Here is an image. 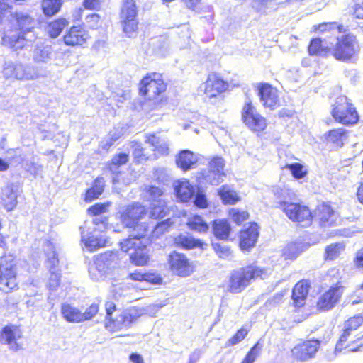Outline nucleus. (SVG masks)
I'll return each instance as SVG.
<instances>
[{
    "label": "nucleus",
    "mask_w": 363,
    "mask_h": 363,
    "mask_svg": "<svg viewBox=\"0 0 363 363\" xmlns=\"http://www.w3.org/2000/svg\"><path fill=\"white\" fill-rule=\"evenodd\" d=\"M331 113L336 121L344 125H352L359 120L355 107L345 96L337 98Z\"/></svg>",
    "instance_id": "obj_6"
},
{
    "label": "nucleus",
    "mask_w": 363,
    "mask_h": 363,
    "mask_svg": "<svg viewBox=\"0 0 363 363\" xmlns=\"http://www.w3.org/2000/svg\"><path fill=\"white\" fill-rule=\"evenodd\" d=\"M131 279L135 281H145L151 283H157L160 279L152 274H142L139 272H135L130 274Z\"/></svg>",
    "instance_id": "obj_56"
},
{
    "label": "nucleus",
    "mask_w": 363,
    "mask_h": 363,
    "mask_svg": "<svg viewBox=\"0 0 363 363\" xmlns=\"http://www.w3.org/2000/svg\"><path fill=\"white\" fill-rule=\"evenodd\" d=\"M152 52L157 57H163L167 52V44L162 38L155 40L152 43Z\"/></svg>",
    "instance_id": "obj_52"
},
{
    "label": "nucleus",
    "mask_w": 363,
    "mask_h": 363,
    "mask_svg": "<svg viewBox=\"0 0 363 363\" xmlns=\"http://www.w3.org/2000/svg\"><path fill=\"white\" fill-rule=\"evenodd\" d=\"M166 84L158 73H152L144 77L140 83V93L148 99H155L157 96L164 92Z\"/></svg>",
    "instance_id": "obj_12"
},
{
    "label": "nucleus",
    "mask_w": 363,
    "mask_h": 363,
    "mask_svg": "<svg viewBox=\"0 0 363 363\" xmlns=\"http://www.w3.org/2000/svg\"><path fill=\"white\" fill-rule=\"evenodd\" d=\"M172 223L170 222L169 219H167L166 220H164L162 222H160L157 223L156 225H147L148 228V231L150 230H152V233L154 235L159 236L160 235L164 233L168 228L171 225Z\"/></svg>",
    "instance_id": "obj_54"
},
{
    "label": "nucleus",
    "mask_w": 363,
    "mask_h": 363,
    "mask_svg": "<svg viewBox=\"0 0 363 363\" xmlns=\"http://www.w3.org/2000/svg\"><path fill=\"white\" fill-rule=\"evenodd\" d=\"M118 260L117 254L113 252L96 255L89 269V276L95 281L104 279L117 267Z\"/></svg>",
    "instance_id": "obj_5"
},
{
    "label": "nucleus",
    "mask_w": 363,
    "mask_h": 363,
    "mask_svg": "<svg viewBox=\"0 0 363 363\" xmlns=\"http://www.w3.org/2000/svg\"><path fill=\"white\" fill-rule=\"evenodd\" d=\"M177 198L182 202L189 201L194 195V186L186 179L178 180L174 183Z\"/></svg>",
    "instance_id": "obj_27"
},
{
    "label": "nucleus",
    "mask_w": 363,
    "mask_h": 363,
    "mask_svg": "<svg viewBox=\"0 0 363 363\" xmlns=\"http://www.w3.org/2000/svg\"><path fill=\"white\" fill-rule=\"evenodd\" d=\"M228 84L219 75L212 73L201 86L200 89L211 103L221 97V94L227 90Z\"/></svg>",
    "instance_id": "obj_11"
},
{
    "label": "nucleus",
    "mask_w": 363,
    "mask_h": 363,
    "mask_svg": "<svg viewBox=\"0 0 363 363\" xmlns=\"http://www.w3.org/2000/svg\"><path fill=\"white\" fill-rule=\"evenodd\" d=\"M351 12L359 19H363V0H355Z\"/></svg>",
    "instance_id": "obj_63"
},
{
    "label": "nucleus",
    "mask_w": 363,
    "mask_h": 363,
    "mask_svg": "<svg viewBox=\"0 0 363 363\" xmlns=\"http://www.w3.org/2000/svg\"><path fill=\"white\" fill-rule=\"evenodd\" d=\"M61 0H43L41 6L43 13L48 16L56 14L62 6Z\"/></svg>",
    "instance_id": "obj_43"
},
{
    "label": "nucleus",
    "mask_w": 363,
    "mask_h": 363,
    "mask_svg": "<svg viewBox=\"0 0 363 363\" xmlns=\"http://www.w3.org/2000/svg\"><path fill=\"white\" fill-rule=\"evenodd\" d=\"M259 235L258 225L250 223L240 232V246L242 250H247L255 246Z\"/></svg>",
    "instance_id": "obj_25"
},
{
    "label": "nucleus",
    "mask_w": 363,
    "mask_h": 363,
    "mask_svg": "<svg viewBox=\"0 0 363 363\" xmlns=\"http://www.w3.org/2000/svg\"><path fill=\"white\" fill-rule=\"evenodd\" d=\"M229 216L231 218V219L237 224L242 223L243 221L246 220L249 217V214L246 211L240 210L235 208L230 209Z\"/></svg>",
    "instance_id": "obj_53"
},
{
    "label": "nucleus",
    "mask_w": 363,
    "mask_h": 363,
    "mask_svg": "<svg viewBox=\"0 0 363 363\" xmlns=\"http://www.w3.org/2000/svg\"><path fill=\"white\" fill-rule=\"evenodd\" d=\"M3 74L7 79L13 78L19 80H32L38 77V74L33 68L11 61L5 62Z\"/></svg>",
    "instance_id": "obj_13"
},
{
    "label": "nucleus",
    "mask_w": 363,
    "mask_h": 363,
    "mask_svg": "<svg viewBox=\"0 0 363 363\" xmlns=\"http://www.w3.org/2000/svg\"><path fill=\"white\" fill-rule=\"evenodd\" d=\"M213 249L215 250L216 254L221 258H228L230 255V249L225 246L222 245L219 243H213Z\"/></svg>",
    "instance_id": "obj_60"
},
{
    "label": "nucleus",
    "mask_w": 363,
    "mask_h": 363,
    "mask_svg": "<svg viewBox=\"0 0 363 363\" xmlns=\"http://www.w3.org/2000/svg\"><path fill=\"white\" fill-rule=\"evenodd\" d=\"M121 222L128 228L136 232L135 236H145L148 233V226L140 222L146 215L145 207L138 203H134L121 208L118 212Z\"/></svg>",
    "instance_id": "obj_3"
},
{
    "label": "nucleus",
    "mask_w": 363,
    "mask_h": 363,
    "mask_svg": "<svg viewBox=\"0 0 363 363\" xmlns=\"http://www.w3.org/2000/svg\"><path fill=\"white\" fill-rule=\"evenodd\" d=\"M225 162L221 157H215L209 163V171L205 177L206 180L212 185H218L223 182Z\"/></svg>",
    "instance_id": "obj_22"
},
{
    "label": "nucleus",
    "mask_w": 363,
    "mask_h": 363,
    "mask_svg": "<svg viewBox=\"0 0 363 363\" xmlns=\"http://www.w3.org/2000/svg\"><path fill=\"white\" fill-rule=\"evenodd\" d=\"M261 102L263 106L270 109H275L280 105V99L277 89L272 86L264 84H262L259 89Z\"/></svg>",
    "instance_id": "obj_21"
},
{
    "label": "nucleus",
    "mask_w": 363,
    "mask_h": 363,
    "mask_svg": "<svg viewBox=\"0 0 363 363\" xmlns=\"http://www.w3.org/2000/svg\"><path fill=\"white\" fill-rule=\"evenodd\" d=\"M143 314V311L138 308H130L122 312L123 317V323L128 328L133 323Z\"/></svg>",
    "instance_id": "obj_42"
},
{
    "label": "nucleus",
    "mask_w": 363,
    "mask_h": 363,
    "mask_svg": "<svg viewBox=\"0 0 363 363\" xmlns=\"http://www.w3.org/2000/svg\"><path fill=\"white\" fill-rule=\"evenodd\" d=\"M187 225L191 230L199 233H207L209 229L208 224L199 216L189 217Z\"/></svg>",
    "instance_id": "obj_41"
},
{
    "label": "nucleus",
    "mask_w": 363,
    "mask_h": 363,
    "mask_svg": "<svg viewBox=\"0 0 363 363\" xmlns=\"http://www.w3.org/2000/svg\"><path fill=\"white\" fill-rule=\"evenodd\" d=\"M62 317L69 323L82 322V311L70 304L63 303L61 306Z\"/></svg>",
    "instance_id": "obj_35"
},
{
    "label": "nucleus",
    "mask_w": 363,
    "mask_h": 363,
    "mask_svg": "<svg viewBox=\"0 0 363 363\" xmlns=\"http://www.w3.org/2000/svg\"><path fill=\"white\" fill-rule=\"evenodd\" d=\"M99 311V305L96 303L91 304L84 312H82V322L91 320L94 317Z\"/></svg>",
    "instance_id": "obj_58"
},
{
    "label": "nucleus",
    "mask_w": 363,
    "mask_h": 363,
    "mask_svg": "<svg viewBox=\"0 0 363 363\" xmlns=\"http://www.w3.org/2000/svg\"><path fill=\"white\" fill-rule=\"evenodd\" d=\"M49 250L46 252L48 257L47 265L50 272V277L48 281V286L51 290H55L59 285L60 274L58 272V259L56 253L53 250V246L50 242L47 243Z\"/></svg>",
    "instance_id": "obj_20"
},
{
    "label": "nucleus",
    "mask_w": 363,
    "mask_h": 363,
    "mask_svg": "<svg viewBox=\"0 0 363 363\" xmlns=\"http://www.w3.org/2000/svg\"><path fill=\"white\" fill-rule=\"evenodd\" d=\"M63 38L65 43L67 45L82 46L89 38V35L83 28L72 26L66 32Z\"/></svg>",
    "instance_id": "obj_23"
},
{
    "label": "nucleus",
    "mask_w": 363,
    "mask_h": 363,
    "mask_svg": "<svg viewBox=\"0 0 363 363\" xmlns=\"http://www.w3.org/2000/svg\"><path fill=\"white\" fill-rule=\"evenodd\" d=\"M274 194L277 199L279 200L277 203L279 204L278 207L279 208L280 203L281 201H286L287 202H289V201L295 196L294 192L286 187H275L274 189Z\"/></svg>",
    "instance_id": "obj_47"
},
{
    "label": "nucleus",
    "mask_w": 363,
    "mask_h": 363,
    "mask_svg": "<svg viewBox=\"0 0 363 363\" xmlns=\"http://www.w3.org/2000/svg\"><path fill=\"white\" fill-rule=\"evenodd\" d=\"M314 218L317 219L320 225L323 227L331 226L337 220V215L330 206L323 203L319 205L314 213Z\"/></svg>",
    "instance_id": "obj_24"
},
{
    "label": "nucleus",
    "mask_w": 363,
    "mask_h": 363,
    "mask_svg": "<svg viewBox=\"0 0 363 363\" xmlns=\"http://www.w3.org/2000/svg\"><path fill=\"white\" fill-rule=\"evenodd\" d=\"M167 212V208L164 201L159 200L157 203H152L150 218L153 219L162 218L164 217Z\"/></svg>",
    "instance_id": "obj_44"
},
{
    "label": "nucleus",
    "mask_w": 363,
    "mask_h": 363,
    "mask_svg": "<svg viewBox=\"0 0 363 363\" xmlns=\"http://www.w3.org/2000/svg\"><path fill=\"white\" fill-rule=\"evenodd\" d=\"M343 289L344 287L340 283L332 286L319 298L317 303L318 308L323 311L333 308L340 300L343 293Z\"/></svg>",
    "instance_id": "obj_17"
},
{
    "label": "nucleus",
    "mask_w": 363,
    "mask_h": 363,
    "mask_svg": "<svg viewBox=\"0 0 363 363\" xmlns=\"http://www.w3.org/2000/svg\"><path fill=\"white\" fill-rule=\"evenodd\" d=\"M109 206L110 203L108 202L106 203H96L88 208V213L90 215L96 216L106 212Z\"/></svg>",
    "instance_id": "obj_59"
},
{
    "label": "nucleus",
    "mask_w": 363,
    "mask_h": 363,
    "mask_svg": "<svg viewBox=\"0 0 363 363\" xmlns=\"http://www.w3.org/2000/svg\"><path fill=\"white\" fill-rule=\"evenodd\" d=\"M69 24V21L65 18H59L49 23L45 30L51 38H57L62 30Z\"/></svg>",
    "instance_id": "obj_38"
},
{
    "label": "nucleus",
    "mask_w": 363,
    "mask_h": 363,
    "mask_svg": "<svg viewBox=\"0 0 363 363\" xmlns=\"http://www.w3.org/2000/svg\"><path fill=\"white\" fill-rule=\"evenodd\" d=\"M148 193L153 203H157V201L161 200L160 197L162 195L163 191L158 187L150 186L148 189Z\"/></svg>",
    "instance_id": "obj_64"
},
{
    "label": "nucleus",
    "mask_w": 363,
    "mask_h": 363,
    "mask_svg": "<svg viewBox=\"0 0 363 363\" xmlns=\"http://www.w3.org/2000/svg\"><path fill=\"white\" fill-rule=\"evenodd\" d=\"M285 168L290 170L293 177L296 179H301L307 174V169L300 163L286 164Z\"/></svg>",
    "instance_id": "obj_49"
},
{
    "label": "nucleus",
    "mask_w": 363,
    "mask_h": 363,
    "mask_svg": "<svg viewBox=\"0 0 363 363\" xmlns=\"http://www.w3.org/2000/svg\"><path fill=\"white\" fill-rule=\"evenodd\" d=\"M169 262L172 270L180 277H187L194 272V267L186 257L176 252L169 255Z\"/></svg>",
    "instance_id": "obj_18"
},
{
    "label": "nucleus",
    "mask_w": 363,
    "mask_h": 363,
    "mask_svg": "<svg viewBox=\"0 0 363 363\" xmlns=\"http://www.w3.org/2000/svg\"><path fill=\"white\" fill-rule=\"evenodd\" d=\"M86 24L89 28H97L100 26V16L96 13L88 15L86 18Z\"/></svg>",
    "instance_id": "obj_61"
},
{
    "label": "nucleus",
    "mask_w": 363,
    "mask_h": 363,
    "mask_svg": "<svg viewBox=\"0 0 363 363\" xmlns=\"http://www.w3.org/2000/svg\"><path fill=\"white\" fill-rule=\"evenodd\" d=\"M276 0H252L251 7L257 13L266 15L267 9Z\"/></svg>",
    "instance_id": "obj_48"
},
{
    "label": "nucleus",
    "mask_w": 363,
    "mask_h": 363,
    "mask_svg": "<svg viewBox=\"0 0 363 363\" xmlns=\"http://www.w3.org/2000/svg\"><path fill=\"white\" fill-rule=\"evenodd\" d=\"M218 195L225 204L233 205L241 199L238 194L228 186H223L218 191Z\"/></svg>",
    "instance_id": "obj_37"
},
{
    "label": "nucleus",
    "mask_w": 363,
    "mask_h": 363,
    "mask_svg": "<svg viewBox=\"0 0 363 363\" xmlns=\"http://www.w3.org/2000/svg\"><path fill=\"white\" fill-rule=\"evenodd\" d=\"M247 333L248 330L245 328H242L241 329L238 330V332L233 337L228 340V345H235L236 344L241 342L246 337Z\"/></svg>",
    "instance_id": "obj_57"
},
{
    "label": "nucleus",
    "mask_w": 363,
    "mask_h": 363,
    "mask_svg": "<svg viewBox=\"0 0 363 363\" xmlns=\"http://www.w3.org/2000/svg\"><path fill=\"white\" fill-rule=\"evenodd\" d=\"M308 289L309 283L307 280L300 281L295 285L292 291V299L295 306L301 307L304 305Z\"/></svg>",
    "instance_id": "obj_28"
},
{
    "label": "nucleus",
    "mask_w": 363,
    "mask_h": 363,
    "mask_svg": "<svg viewBox=\"0 0 363 363\" xmlns=\"http://www.w3.org/2000/svg\"><path fill=\"white\" fill-rule=\"evenodd\" d=\"M280 208L290 220L298 222L302 226H308L311 223L313 216L308 208L305 206L281 201Z\"/></svg>",
    "instance_id": "obj_9"
},
{
    "label": "nucleus",
    "mask_w": 363,
    "mask_h": 363,
    "mask_svg": "<svg viewBox=\"0 0 363 363\" xmlns=\"http://www.w3.org/2000/svg\"><path fill=\"white\" fill-rule=\"evenodd\" d=\"M303 250L301 245L298 242H291L289 244L284 250V255L286 258L294 259Z\"/></svg>",
    "instance_id": "obj_51"
},
{
    "label": "nucleus",
    "mask_w": 363,
    "mask_h": 363,
    "mask_svg": "<svg viewBox=\"0 0 363 363\" xmlns=\"http://www.w3.org/2000/svg\"><path fill=\"white\" fill-rule=\"evenodd\" d=\"M330 50V45L328 44L327 40H322L319 38L312 40L308 47V52L311 55H319L320 56L328 55Z\"/></svg>",
    "instance_id": "obj_33"
},
{
    "label": "nucleus",
    "mask_w": 363,
    "mask_h": 363,
    "mask_svg": "<svg viewBox=\"0 0 363 363\" xmlns=\"http://www.w3.org/2000/svg\"><path fill=\"white\" fill-rule=\"evenodd\" d=\"M330 52L336 60L347 61L358 51L356 38L352 34L337 37L335 44L330 43Z\"/></svg>",
    "instance_id": "obj_7"
},
{
    "label": "nucleus",
    "mask_w": 363,
    "mask_h": 363,
    "mask_svg": "<svg viewBox=\"0 0 363 363\" xmlns=\"http://www.w3.org/2000/svg\"><path fill=\"white\" fill-rule=\"evenodd\" d=\"M269 274L267 269L256 265H248L233 270L226 284V289L232 294H239L257 278L265 279Z\"/></svg>",
    "instance_id": "obj_2"
},
{
    "label": "nucleus",
    "mask_w": 363,
    "mask_h": 363,
    "mask_svg": "<svg viewBox=\"0 0 363 363\" xmlns=\"http://www.w3.org/2000/svg\"><path fill=\"white\" fill-rule=\"evenodd\" d=\"M130 259L131 262L136 266L147 264L150 260V255L145 245L142 243L133 252H130Z\"/></svg>",
    "instance_id": "obj_32"
},
{
    "label": "nucleus",
    "mask_w": 363,
    "mask_h": 363,
    "mask_svg": "<svg viewBox=\"0 0 363 363\" xmlns=\"http://www.w3.org/2000/svg\"><path fill=\"white\" fill-rule=\"evenodd\" d=\"M136 232L133 230L130 237L120 242L121 250L129 252L131 250H135L138 245L143 243L141 238L144 236H135Z\"/></svg>",
    "instance_id": "obj_40"
},
{
    "label": "nucleus",
    "mask_w": 363,
    "mask_h": 363,
    "mask_svg": "<svg viewBox=\"0 0 363 363\" xmlns=\"http://www.w3.org/2000/svg\"><path fill=\"white\" fill-rule=\"evenodd\" d=\"M320 342L317 340H308L298 342L291 349L292 357L301 362H306L313 359L320 347Z\"/></svg>",
    "instance_id": "obj_14"
},
{
    "label": "nucleus",
    "mask_w": 363,
    "mask_h": 363,
    "mask_svg": "<svg viewBox=\"0 0 363 363\" xmlns=\"http://www.w3.org/2000/svg\"><path fill=\"white\" fill-rule=\"evenodd\" d=\"M363 324V316L358 315L349 318L344 323L342 333L339 339V345L337 350L345 342L347 344L352 345L354 347H359V351L363 350V337L354 339V333L359 326Z\"/></svg>",
    "instance_id": "obj_10"
},
{
    "label": "nucleus",
    "mask_w": 363,
    "mask_h": 363,
    "mask_svg": "<svg viewBox=\"0 0 363 363\" xmlns=\"http://www.w3.org/2000/svg\"><path fill=\"white\" fill-rule=\"evenodd\" d=\"M138 9L135 0H123L121 9V23L123 32L132 37L137 32L138 21Z\"/></svg>",
    "instance_id": "obj_8"
},
{
    "label": "nucleus",
    "mask_w": 363,
    "mask_h": 363,
    "mask_svg": "<svg viewBox=\"0 0 363 363\" xmlns=\"http://www.w3.org/2000/svg\"><path fill=\"white\" fill-rule=\"evenodd\" d=\"M52 48L50 45L37 46L33 51V60L36 62H47L51 59Z\"/></svg>",
    "instance_id": "obj_39"
},
{
    "label": "nucleus",
    "mask_w": 363,
    "mask_h": 363,
    "mask_svg": "<svg viewBox=\"0 0 363 363\" xmlns=\"http://www.w3.org/2000/svg\"><path fill=\"white\" fill-rule=\"evenodd\" d=\"M242 118L243 122L255 131L263 130L267 126L265 118L257 113L250 101H247L243 106Z\"/></svg>",
    "instance_id": "obj_16"
},
{
    "label": "nucleus",
    "mask_w": 363,
    "mask_h": 363,
    "mask_svg": "<svg viewBox=\"0 0 363 363\" xmlns=\"http://www.w3.org/2000/svg\"><path fill=\"white\" fill-rule=\"evenodd\" d=\"M174 243L184 249H193L199 247L201 249H205L206 244L203 242L199 239L194 238L189 234H180L174 238Z\"/></svg>",
    "instance_id": "obj_29"
},
{
    "label": "nucleus",
    "mask_w": 363,
    "mask_h": 363,
    "mask_svg": "<svg viewBox=\"0 0 363 363\" xmlns=\"http://www.w3.org/2000/svg\"><path fill=\"white\" fill-rule=\"evenodd\" d=\"M12 256L2 257L0 262V284L9 289L17 286L16 272Z\"/></svg>",
    "instance_id": "obj_15"
},
{
    "label": "nucleus",
    "mask_w": 363,
    "mask_h": 363,
    "mask_svg": "<svg viewBox=\"0 0 363 363\" xmlns=\"http://www.w3.org/2000/svg\"><path fill=\"white\" fill-rule=\"evenodd\" d=\"M1 199L8 211H11L15 208L17 204V194L13 185H7L2 189Z\"/></svg>",
    "instance_id": "obj_34"
},
{
    "label": "nucleus",
    "mask_w": 363,
    "mask_h": 363,
    "mask_svg": "<svg viewBox=\"0 0 363 363\" xmlns=\"http://www.w3.org/2000/svg\"><path fill=\"white\" fill-rule=\"evenodd\" d=\"M198 158L192 152L185 150L179 152L176 158V163L184 171L190 169L196 164Z\"/></svg>",
    "instance_id": "obj_31"
},
{
    "label": "nucleus",
    "mask_w": 363,
    "mask_h": 363,
    "mask_svg": "<svg viewBox=\"0 0 363 363\" xmlns=\"http://www.w3.org/2000/svg\"><path fill=\"white\" fill-rule=\"evenodd\" d=\"M131 148L133 150V154L135 158L139 160H147L148 157L143 154V148L141 146V144L137 142H133L131 145Z\"/></svg>",
    "instance_id": "obj_62"
},
{
    "label": "nucleus",
    "mask_w": 363,
    "mask_h": 363,
    "mask_svg": "<svg viewBox=\"0 0 363 363\" xmlns=\"http://www.w3.org/2000/svg\"><path fill=\"white\" fill-rule=\"evenodd\" d=\"M345 250L342 242L333 243L326 247L325 250V259L333 260L337 258Z\"/></svg>",
    "instance_id": "obj_46"
},
{
    "label": "nucleus",
    "mask_w": 363,
    "mask_h": 363,
    "mask_svg": "<svg viewBox=\"0 0 363 363\" xmlns=\"http://www.w3.org/2000/svg\"><path fill=\"white\" fill-rule=\"evenodd\" d=\"M92 225L93 226H89L85 223L80 228L82 243L90 252L105 247L109 243V240L101 232V228H105L104 221L96 218L93 220Z\"/></svg>",
    "instance_id": "obj_4"
},
{
    "label": "nucleus",
    "mask_w": 363,
    "mask_h": 363,
    "mask_svg": "<svg viewBox=\"0 0 363 363\" xmlns=\"http://www.w3.org/2000/svg\"><path fill=\"white\" fill-rule=\"evenodd\" d=\"M338 345H339V341L336 344V346H335L334 350H330L326 351V352L325 354V359H327L328 361H330V362L334 360L336 358L337 354L340 353L341 351L342 350V349H348V350L350 352L359 351V347H354L352 345L347 344L345 342H342V344L339 347V350H337Z\"/></svg>",
    "instance_id": "obj_45"
},
{
    "label": "nucleus",
    "mask_w": 363,
    "mask_h": 363,
    "mask_svg": "<svg viewBox=\"0 0 363 363\" xmlns=\"http://www.w3.org/2000/svg\"><path fill=\"white\" fill-rule=\"evenodd\" d=\"M2 19L6 18L12 27L15 28V30H7L2 40L4 43L9 44L10 46L16 50L20 49L26 46V40L25 34L26 31H30L33 28V20L27 14L23 13H8L6 16L1 13ZM1 23H6V21H1Z\"/></svg>",
    "instance_id": "obj_1"
},
{
    "label": "nucleus",
    "mask_w": 363,
    "mask_h": 363,
    "mask_svg": "<svg viewBox=\"0 0 363 363\" xmlns=\"http://www.w3.org/2000/svg\"><path fill=\"white\" fill-rule=\"evenodd\" d=\"M105 327L110 331H118L123 328H126L125 323H123L122 312L115 319L111 318L106 321Z\"/></svg>",
    "instance_id": "obj_50"
},
{
    "label": "nucleus",
    "mask_w": 363,
    "mask_h": 363,
    "mask_svg": "<svg viewBox=\"0 0 363 363\" xmlns=\"http://www.w3.org/2000/svg\"><path fill=\"white\" fill-rule=\"evenodd\" d=\"M213 230L217 238L227 240L230 232V226L225 220H216L213 224Z\"/></svg>",
    "instance_id": "obj_36"
},
{
    "label": "nucleus",
    "mask_w": 363,
    "mask_h": 363,
    "mask_svg": "<svg viewBox=\"0 0 363 363\" xmlns=\"http://www.w3.org/2000/svg\"><path fill=\"white\" fill-rule=\"evenodd\" d=\"M262 347L259 343H256L248 352L242 363H254L259 355Z\"/></svg>",
    "instance_id": "obj_55"
},
{
    "label": "nucleus",
    "mask_w": 363,
    "mask_h": 363,
    "mask_svg": "<svg viewBox=\"0 0 363 363\" xmlns=\"http://www.w3.org/2000/svg\"><path fill=\"white\" fill-rule=\"evenodd\" d=\"M325 142L333 144L335 147H342L347 138V131L343 128L333 129L324 135Z\"/></svg>",
    "instance_id": "obj_30"
},
{
    "label": "nucleus",
    "mask_w": 363,
    "mask_h": 363,
    "mask_svg": "<svg viewBox=\"0 0 363 363\" xmlns=\"http://www.w3.org/2000/svg\"><path fill=\"white\" fill-rule=\"evenodd\" d=\"M145 142L153 147L155 155L157 154L160 156L169 155V141L166 137L157 133H147L145 135Z\"/></svg>",
    "instance_id": "obj_26"
},
{
    "label": "nucleus",
    "mask_w": 363,
    "mask_h": 363,
    "mask_svg": "<svg viewBox=\"0 0 363 363\" xmlns=\"http://www.w3.org/2000/svg\"><path fill=\"white\" fill-rule=\"evenodd\" d=\"M22 337V332L20 328L15 325H7L2 329L1 340L4 344L9 346V348L16 352L22 348L18 340Z\"/></svg>",
    "instance_id": "obj_19"
}]
</instances>
